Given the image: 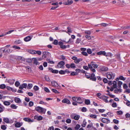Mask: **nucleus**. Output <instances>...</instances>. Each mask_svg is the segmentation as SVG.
<instances>
[{
  "label": "nucleus",
  "mask_w": 130,
  "mask_h": 130,
  "mask_svg": "<svg viewBox=\"0 0 130 130\" xmlns=\"http://www.w3.org/2000/svg\"><path fill=\"white\" fill-rule=\"evenodd\" d=\"M107 78L109 79H113L115 76V74L113 72H108L106 73Z\"/></svg>",
  "instance_id": "f257e3e1"
},
{
  "label": "nucleus",
  "mask_w": 130,
  "mask_h": 130,
  "mask_svg": "<svg viewBox=\"0 0 130 130\" xmlns=\"http://www.w3.org/2000/svg\"><path fill=\"white\" fill-rule=\"evenodd\" d=\"M35 110L39 112L44 113L45 112L46 110V109L39 106L35 107Z\"/></svg>",
  "instance_id": "f03ea898"
},
{
  "label": "nucleus",
  "mask_w": 130,
  "mask_h": 130,
  "mask_svg": "<svg viewBox=\"0 0 130 130\" xmlns=\"http://www.w3.org/2000/svg\"><path fill=\"white\" fill-rule=\"evenodd\" d=\"M99 98L102 99L106 103H108L109 102L107 100L108 97L105 95H103L99 97Z\"/></svg>",
  "instance_id": "7ed1b4c3"
},
{
  "label": "nucleus",
  "mask_w": 130,
  "mask_h": 130,
  "mask_svg": "<svg viewBox=\"0 0 130 130\" xmlns=\"http://www.w3.org/2000/svg\"><path fill=\"white\" fill-rule=\"evenodd\" d=\"M64 62L63 61H61L58 63L57 65V67L58 68H60L63 67L64 64Z\"/></svg>",
  "instance_id": "20e7f679"
},
{
  "label": "nucleus",
  "mask_w": 130,
  "mask_h": 130,
  "mask_svg": "<svg viewBox=\"0 0 130 130\" xmlns=\"http://www.w3.org/2000/svg\"><path fill=\"white\" fill-rule=\"evenodd\" d=\"M102 122L104 123L107 124L110 122V121L107 118H103L101 120Z\"/></svg>",
  "instance_id": "39448f33"
},
{
  "label": "nucleus",
  "mask_w": 130,
  "mask_h": 130,
  "mask_svg": "<svg viewBox=\"0 0 130 130\" xmlns=\"http://www.w3.org/2000/svg\"><path fill=\"white\" fill-rule=\"evenodd\" d=\"M50 54L47 52L44 51L43 52L42 57L43 58H45L47 57V55H49Z\"/></svg>",
  "instance_id": "423d86ee"
},
{
  "label": "nucleus",
  "mask_w": 130,
  "mask_h": 130,
  "mask_svg": "<svg viewBox=\"0 0 130 130\" xmlns=\"http://www.w3.org/2000/svg\"><path fill=\"white\" fill-rule=\"evenodd\" d=\"M48 69L50 71V72H51L53 73L57 74L58 72V70H54L52 68H49Z\"/></svg>",
  "instance_id": "0eeeda50"
},
{
  "label": "nucleus",
  "mask_w": 130,
  "mask_h": 130,
  "mask_svg": "<svg viewBox=\"0 0 130 130\" xmlns=\"http://www.w3.org/2000/svg\"><path fill=\"white\" fill-rule=\"evenodd\" d=\"M52 86L56 88L58 86L57 83L55 81H53L51 82Z\"/></svg>",
  "instance_id": "6e6552de"
},
{
  "label": "nucleus",
  "mask_w": 130,
  "mask_h": 130,
  "mask_svg": "<svg viewBox=\"0 0 130 130\" xmlns=\"http://www.w3.org/2000/svg\"><path fill=\"white\" fill-rule=\"evenodd\" d=\"M95 76V75L94 73L91 74L90 76V80L92 81H95L96 80V78Z\"/></svg>",
  "instance_id": "1a4fd4ad"
},
{
  "label": "nucleus",
  "mask_w": 130,
  "mask_h": 130,
  "mask_svg": "<svg viewBox=\"0 0 130 130\" xmlns=\"http://www.w3.org/2000/svg\"><path fill=\"white\" fill-rule=\"evenodd\" d=\"M62 102L63 103H66L67 104H70L71 103L70 101L67 98H65L63 99Z\"/></svg>",
  "instance_id": "9d476101"
},
{
  "label": "nucleus",
  "mask_w": 130,
  "mask_h": 130,
  "mask_svg": "<svg viewBox=\"0 0 130 130\" xmlns=\"http://www.w3.org/2000/svg\"><path fill=\"white\" fill-rule=\"evenodd\" d=\"M70 117L73 119H74L75 120H78L80 117V116L78 115L75 116L73 117L72 115H71Z\"/></svg>",
  "instance_id": "9b49d317"
},
{
  "label": "nucleus",
  "mask_w": 130,
  "mask_h": 130,
  "mask_svg": "<svg viewBox=\"0 0 130 130\" xmlns=\"http://www.w3.org/2000/svg\"><path fill=\"white\" fill-rule=\"evenodd\" d=\"M32 38V37L29 36L26 37L24 38V40L25 42H28L30 41Z\"/></svg>",
  "instance_id": "f8f14e48"
},
{
  "label": "nucleus",
  "mask_w": 130,
  "mask_h": 130,
  "mask_svg": "<svg viewBox=\"0 0 130 130\" xmlns=\"http://www.w3.org/2000/svg\"><path fill=\"white\" fill-rule=\"evenodd\" d=\"M34 119H36L38 121H40L42 119V117L41 116H35L34 117Z\"/></svg>",
  "instance_id": "ddd939ff"
},
{
  "label": "nucleus",
  "mask_w": 130,
  "mask_h": 130,
  "mask_svg": "<svg viewBox=\"0 0 130 130\" xmlns=\"http://www.w3.org/2000/svg\"><path fill=\"white\" fill-rule=\"evenodd\" d=\"M7 89L8 90H11L13 92H15L16 91V89H13L12 88L9 86H7L6 87Z\"/></svg>",
  "instance_id": "4468645a"
},
{
  "label": "nucleus",
  "mask_w": 130,
  "mask_h": 130,
  "mask_svg": "<svg viewBox=\"0 0 130 130\" xmlns=\"http://www.w3.org/2000/svg\"><path fill=\"white\" fill-rule=\"evenodd\" d=\"M15 101V102L19 103L21 102V101L20 99L18 98L15 97L14 99Z\"/></svg>",
  "instance_id": "2eb2a0df"
},
{
  "label": "nucleus",
  "mask_w": 130,
  "mask_h": 130,
  "mask_svg": "<svg viewBox=\"0 0 130 130\" xmlns=\"http://www.w3.org/2000/svg\"><path fill=\"white\" fill-rule=\"evenodd\" d=\"M101 70L103 71H107L108 70V69L107 67H103L101 68Z\"/></svg>",
  "instance_id": "dca6fc26"
},
{
  "label": "nucleus",
  "mask_w": 130,
  "mask_h": 130,
  "mask_svg": "<svg viewBox=\"0 0 130 130\" xmlns=\"http://www.w3.org/2000/svg\"><path fill=\"white\" fill-rule=\"evenodd\" d=\"M76 102L79 104H81L83 102V101L80 97H78Z\"/></svg>",
  "instance_id": "f3484780"
},
{
  "label": "nucleus",
  "mask_w": 130,
  "mask_h": 130,
  "mask_svg": "<svg viewBox=\"0 0 130 130\" xmlns=\"http://www.w3.org/2000/svg\"><path fill=\"white\" fill-rule=\"evenodd\" d=\"M25 121L28 122H33V121L31 120L30 119L28 118H24L23 119Z\"/></svg>",
  "instance_id": "a211bd4d"
},
{
  "label": "nucleus",
  "mask_w": 130,
  "mask_h": 130,
  "mask_svg": "<svg viewBox=\"0 0 130 130\" xmlns=\"http://www.w3.org/2000/svg\"><path fill=\"white\" fill-rule=\"evenodd\" d=\"M83 59L81 58H77L75 61L74 62L76 63H78L79 62L82 60Z\"/></svg>",
  "instance_id": "6ab92c4d"
},
{
  "label": "nucleus",
  "mask_w": 130,
  "mask_h": 130,
  "mask_svg": "<svg viewBox=\"0 0 130 130\" xmlns=\"http://www.w3.org/2000/svg\"><path fill=\"white\" fill-rule=\"evenodd\" d=\"M22 125V124L19 122H17L15 124V126L16 127H19Z\"/></svg>",
  "instance_id": "aec40b11"
},
{
  "label": "nucleus",
  "mask_w": 130,
  "mask_h": 130,
  "mask_svg": "<svg viewBox=\"0 0 130 130\" xmlns=\"http://www.w3.org/2000/svg\"><path fill=\"white\" fill-rule=\"evenodd\" d=\"M91 64L92 65L94 68H97L98 67L97 64H94V62L93 61L91 62Z\"/></svg>",
  "instance_id": "412c9836"
},
{
  "label": "nucleus",
  "mask_w": 130,
  "mask_h": 130,
  "mask_svg": "<svg viewBox=\"0 0 130 130\" xmlns=\"http://www.w3.org/2000/svg\"><path fill=\"white\" fill-rule=\"evenodd\" d=\"M14 79H9L8 80V82L11 85H12L14 84Z\"/></svg>",
  "instance_id": "4be33fe9"
},
{
  "label": "nucleus",
  "mask_w": 130,
  "mask_h": 130,
  "mask_svg": "<svg viewBox=\"0 0 130 130\" xmlns=\"http://www.w3.org/2000/svg\"><path fill=\"white\" fill-rule=\"evenodd\" d=\"M114 92L116 93H117L119 92H121V89L120 88L116 89L114 90Z\"/></svg>",
  "instance_id": "5701e85b"
},
{
  "label": "nucleus",
  "mask_w": 130,
  "mask_h": 130,
  "mask_svg": "<svg viewBox=\"0 0 130 130\" xmlns=\"http://www.w3.org/2000/svg\"><path fill=\"white\" fill-rule=\"evenodd\" d=\"M113 84L112 87L114 88H116L117 87V82L116 81H113L112 83Z\"/></svg>",
  "instance_id": "b1692460"
},
{
  "label": "nucleus",
  "mask_w": 130,
  "mask_h": 130,
  "mask_svg": "<svg viewBox=\"0 0 130 130\" xmlns=\"http://www.w3.org/2000/svg\"><path fill=\"white\" fill-rule=\"evenodd\" d=\"M3 120L5 122L7 123H9V120L8 118H4Z\"/></svg>",
  "instance_id": "393cba45"
},
{
  "label": "nucleus",
  "mask_w": 130,
  "mask_h": 130,
  "mask_svg": "<svg viewBox=\"0 0 130 130\" xmlns=\"http://www.w3.org/2000/svg\"><path fill=\"white\" fill-rule=\"evenodd\" d=\"M3 103L6 106L9 105L10 104V102L7 101H4Z\"/></svg>",
  "instance_id": "a878e982"
},
{
  "label": "nucleus",
  "mask_w": 130,
  "mask_h": 130,
  "mask_svg": "<svg viewBox=\"0 0 130 130\" xmlns=\"http://www.w3.org/2000/svg\"><path fill=\"white\" fill-rule=\"evenodd\" d=\"M22 43V41L20 40H17L15 42V43L16 44H18Z\"/></svg>",
  "instance_id": "bb28decb"
},
{
  "label": "nucleus",
  "mask_w": 130,
  "mask_h": 130,
  "mask_svg": "<svg viewBox=\"0 0 130 130\" xmlns=\"http://www.w3.org/2000/svg\"><path fill=\"white\" fill-rule=\"evenodd\" d=\"M52 91L53 92L56 94H59V93L60 92L58 91L56 89H53L52 90Z\"/></svg>",
  "instance_id": "cd10ccee"
},
{
  "label": "nucleus",
  "mask_w": 130,
  "mask_h": 130,
  "mask_svg": "<svg viewBox=\"0 0 130 130\" xmlns=\"http://www.w3.org/2000/svg\"><path fill=\"white\" fill-rule=\"evenodd\" d=\"M85 103L86 104L88 105L90 104V101L89 100H86Z\"/></svg>",
  "instance_id": "c85d7f7f"
},
{
  "label": "nucleus",
  "mask_w": 130,
  "mask_h": 130,
  "mask_svg": "<svg viewBox=\"0 0 130 130\" xmlns=\"http://www.w3.org/2000/svg\"><path fill=\"white\" fill-rule=\"evenodd\" d=\"M122 84V82L120 81H119L118 83V88H120Z\"/></svg>",
  "instance_id": "c756f323"
},
{
  "label": "nucleus",
  "mask_w": 130,
  "mask_h": 130,
  "mask_svg": "<svg viewBox=\"0 0 130 130\" xmlns=\"http://www.w3.org/2000/svg\"><path fill=\"white\" fill-rule=\"evenodd\" d=\"M107 114L109 115L110 117H111L113 116V113L108 112L107 113Z\"/></svg>",
  "instance_id": "7c9ffc66"
},
{
  "label": "nucleus",
  "mask_w": 130,
  "mask_h": 130,
  "mask_svg": "<svg viewBox=\"0 0 130 130\" xmlns=\"http://www.w3.org/2000/svg\"><path fill=\"white\" fill-rule=\"evenodd\" d=\"M34 63L37 65L39 64V62L37 61V59L36 58H34Z\"/></svg>",
  "instance_id": "2f4dec72"
},
{
  "label": "nucleus",
  "mask_w": 130,
  "mask_h": 130,
  "mask_svg": "<svg viewBox=\"0 0 130 130\" xmlns=\"http://www.w3.org/2000/svg\"><path fill=\"white\" fill-rule=\"evenodd\" d=\"M11 107L12 108L14 109H16L17 107L16 105L13 104H11Z\"/></svg>",
  "instance_id": "473e14b6"
},
{
  "label": "nucleus",
  "mask_w": 130,
  "mask_h": 130,
  "mask_svg": "<svg viewBox=\"0 0 130 130\" xmlns=\"http://www.w3.org/2000/svg\"><path fill=\"white\" fill-rule=\"evenodd\" d=\"M90 117L92 118L96 119L97 118L96 116V115L91 114L90 115Z\"/></svg>",
  "instance_id": "72a5a7b5"
},
{
  "label": "nucleus",
  "mask_w": 130,
  "mask_h": 130,
  "mask_svg": "<svg viewBox=\"0 0 130 130\" xmlns=\"http://www.w3.org/2000/svg\"><path fill=\"white\" fill-rule=\"evenodd\" d=\"M80 127V125L79 124H77L75 127L74 128L75 130H78Z\"/></svg>",
  "instance_id": "f704fd0d"
},
{
  "label": "nucleus",
  "mask_w": 130,
  "mask_h": 130,
  "mask_svg": "<svg viewBox=\"0 0 130 130\" xmlns=\"http://www.w3.org/2000/svg\"><path fill=\"white\" fill-rule=\"evenodd\" d=\"M59 73L61 74H63L65 73V71L61 70L59 71Z\"/></svg>",
  "instance_id": "c9c22d12"
},
{
  "label": "nucleus",
  "mask_w": 130,
  "mask_h": 130,
  "mask_svg": "<svg viewBox=\"0 0 130 130\" xmlns=\"http://www.w3.org/2000/svg\"><path fill=\"white\" fill-rule=\"evenodd\" d=\"M77 74V73L75 72H72L70 74V75L72 76H74Z\"/></svg>",
  "instance_id": "e433bc0d"
},
{
  "label": "nucleus",
  "mask_w": 130,
  "mask_h": 130,
  "mask_svg": "<svg viewBox=\"0 0 130 130\" xmlns=\"http://www.w3.org/2000/svg\"><path fill=\"white\" fill-rule=\"evenodd\" d=\"M113 122L114 123L116 124H118L119 122L118 120L115 119H113Z\"/></svg>",
  "instance_id": "4c0bfd02"
},
{
  "label": "nucleus",
  "mask_w": 130,
  "mask_h": 130,
  "mask_svg": "<svg viewBox=\"0 0 130 130\" xmlns=\"http://www.w3.org/2000/svg\"><path fill=\"white\" fill-rule=\"evenodd\" d=\"M44 91L47 92H50V91L48 88L46 87H45L44 89Z\"/></svg>",
  "instance_id": "58836bf2"
},
{
  "label": "nucleus",
  "mask_w": 130,
  "mask_h": 130,
  "mask_svg": "<svg viewBox=\"0 0 130 130\" xmlns=\"http://www.w3.org/2000/svg\"><path fill=\"white\" fill-rule=\"evenodd\" d=\"M86 123H87L85 120H84L83 122V124H82V126L83 127H85L86 124Z\"/></svg>",
  "instance_id": "ea45409f"
},
{
  "label": "nucleus",
  "mask_w": 130,
  "mask_h": 130,
  "mask_svg": "<svg viewBox=\"0 0 130 130\" xmlns=\"http://www.w3.org/2000/svg\"><path fill=\"white\" fill-rule=\"evenodd\" d=\"M36 51L32 50H30L29 51V52L32 54H35Z\"/></svg>",
  "instance_id": "a19ab883"
},
{
  "label": "nucleus",
  "mask_w": 130,
  "mask_h": 130,
  "mask_svg": "<svg viewBox=\"0 0 130 130\" xmlns=\"http://www.w3.org/2000/svg\"><path fill=\"white\" fill-rule=\"evenodd\" d=\"M34 105V103L31 101H30L29 102V107H31L32 106Z\"/></svg>",
  "instance_id": "79ce46f5"
},
{
  "label": "nucleus",
  "mask_w": 130,
  "mask_h": 130,
  "mask_svg": "<svg viewBox=\"0 0 130 130\" xmlns=\"http://www.w3.org/2000/svg\"><path fill=\"white\" fill-rule=\"evenodd\" d=\"M6 86L5 84H3L1 85L0 87L2 89L5 88H6Z\"/></svg>",
  "instance_id": "37998d69"
},
{
  "label": "nucleus",
  "mask_w": 130,
  "mask_h": 130,
  "mask_svg": "<svg viewBox=\"0 0 130 130\" xmlns=\"http://www.w3.org/2000/svg\"><path fill=\"white\" fill-rule=\"evenodd\" d=\"M67 1L68 5H71L73 3V1L72 0H68Z\"/></svg>",
  "instance_id": "c03bdc74"
},
{
  "label": "nucleus",
  "mask_w": 130,
  "mask_h": 130,
  "mask_svg": "<svg viewBox=\"0 0 130 130\" xmlns=\"http://www.w3.org/2000/svg\"><path fill=\"white\" fill-rule=\"evenodd\" d=\"M45 79L47 81L50 82V80L48 76H45Z\"/></svg>",
  "instance_id": "a18cd8bd"
},
{
  "label": "nucleus",
  "mask_w": 130,
  "mask_h": 130,
  "mask_svg": "<svg viewBox=\"0 0 130 130\" xmlns=\"http://www.w3.org/2000/svg\"><path fill=\"white\" fill-rule=\"evenodd\" d=\"M123 113L122 111H118L117 112V113L118 115H121Z\"/></svg>",
  "instance_id": "49530a36"
},
{
  "label": "nucleus",
  "mask_w": 130,
  "mask_h": 130,
  "mask_svg": "<svg viewBox=\"0 0 130 130\" xmlns=\"http://www.w3.org/2000/svg\"><path fill=\"white\" fill-rule=\"evenodd\" d=\"M119 79L123 80H125L126 78H124L123 76H121L119 77Z\"/></svg>",
  "instance_id": "de8ad7c7"
},
{
  "label": "nucleus",
  "mask_w": 130,
  "mask_h": 130,
  "mask_svg": "<svg viewBox=\"0 0 130 130\" xmlns=\"http://www.w3.org/2000/svg\"><path fill=\"white\" fill-rule=\"evenodd\" d=\"M105 56H109L110 57H111L112 56V55L111 53H106Z\"/></svg>",
  "instance_id": "09e8293b"
},
{
  "label": "nucleus",
  "mask_w": 130,
  "mask_h": 130,
  "mask_svg": "<svg viewBox=\"0 0 130 130\" xmlns=\"http://www.w3.org/2000/svg\"><path fill=\"white\" fill-rule=\"evenodd\" d=\"M87 52L89 54H91L92 53V51L89 48L87 49Z\"/></svg>",
  "instance_id": "8fccbe9b"
},
{
  "label": "nucleus",
  "mask_w": 130,
  "mask_h": 130,
  "mask_svg": "<svg viewBox=\"0 0 130 130\" xmlns=\"http://www.w3.org/2000/svg\"><path fill=\"white\" fill-rule=\"evenodd\" d=\"M116 56L118 60H120V55L119 54H118L117 55H116Z\"/></svg>",
  "instance_id": "3c124183"
},
{
  "label": "nucleus",
  "mask_w": 130,
  "mask_h": 130,
  "mask_svg": "<svg viewBox=\"0 0 130 130\" xmlns=\"http://www.w3.org/2000/svg\"><path fill=\"white\" fill-rule=\"evenodd\" d=\"M1 128L3 130H5L6 128V127L5 125H3L1 126Z\"/></svg>",
  "instance_id": "603ef678"
},
{
  "label": "nucleus",
  "mask_w": 130,
  "mask_h": 130,
  "mask_svg": "<svg viewBox=\"0 0 130 130\" xmlns=\"http://www.w3.org/2000/svg\"><path fill=\"white\" fill-rule=\"evenodd\" d=\"M39 87L36 86H35L34 87V89L35 91H37L39 89Z\"/></svg>",
  "instance_id": "864d4df0"
},
{
  "label": "nucleus",
  "mask_w": 130,
  "mask_h": 130,
  "mask_svg": "<svg viewBox=\"0 0 130 130\" xmlns=\"http://www.w3.org/2000/svg\"><path fill=\"white\" fill-rule=\"evenodd\" d=\"M12 47L14 48L18 49V50L20 49L21 48L20 47H19L18 46H15V45L13 46H12Z\"/></svg>",
  "instance_id": "5fc2aeb1"
},
{
  "label": "nucleus",
  "mask_w": 130,
  "mask_h": 130,
  "mask_svg": "<svg viewBox=\"0 0 130 130\" xmlns=\"http://www.w3.org/2000/svg\"><path fill=\"white\" fill-rule=\"evenodd\" d=\"M70 66L71 68H74L75 67V66L74 63H71L70 65Z\"/></svg>",
  "instance_id": "6e6d98bb"
},
{
  "label": "nucleus",
  "mask_w": 130,
  "mask_h": 130,
  "mask_svg": "<svg viewBox=\"0 0 130 130\" xmlns=\"http://www.w3.org/2000/svg\"><path fill=\"white\" fill-rule=\"evenodd\" d=\"M85 37L88 40H90L91 39V36L89 35H86L85 36Z\"/></svg>",
  "instance_id": "4d7b16f0"
},
{
  "label": "nucleus",
  "mask_w": 130,
  "mask_h": 130,
  "mask_svg": "<svg viewBox=\"0 0 130 130\" xmlns=\"http://www.w3.org/2000/svg\"><path fill=\"white\" fill-rule=\"evenodd\" d=\"M81 40L80 39L77 38L76 41V43L77 44L79 43Z\"/></svg>",
  "instance_id": "13d9d810"
},
{
  "label": "nucleus",
  "mask_w": 130,
  "mask_h": 130,
  "mask_svg": "<svg viewBox=\"0 0 130 130\" xmlns=\"http://www.w3.org/2000/svg\"><path fill=\"white\" fill-rule=\"evenodd\" d=\"M32 85L31 84H28V85L27 88L28 89H30L32 87Z\"/></svg>",
  "instance_id": "bf43d9fd"
},
{
  "label": "nucleus",
  "mask_w": 130,
  "mask_h": 130,
  "mask_svg": "<svg viewBox=\"0 0 130 130\" xmlns=\"http://www.w3.org/2000/svg\"><path fill=\"white\" fill-rule=\"evenodd\" d=\"M20 83L18 81H16L15 84V85L17 87H18L20 85Z\"/></svg>",
  "instance_id": "052dcab7"
},
{
  "label": "nucleus",
  "mask_w": 130,
  "mask_h": 130,
  "mask_svg": "<svg viewBox=\"0 0 130 130\" xmlns=\"http://www.w3.org/2000/svg\"><path fill=\"white\" fill-rule=\"evenodd\" d=\"M66 122L67 123H71V120L70 119H67Z\"/></svg>",
  "instance_id": "680f3d73"
},
{
  "label": "nucleus",
  "mask_w": 130,
  "mask_h": 130,
  "mask_svg": "<svg viewBox=\"0 0 130 130\" xmlns=\"http://www.w3.org/2000/svg\"><path fill=\"white\" fill-rule=\"evenodd\" d=\"M22 87L23 88H26L27 86V84L26 83H24L21 85Z\"/></svg>",
  "instance_id": "e2e57ef3"
},
{
  "label": "nucleus",
  "mask_w": 130,
  "mask_h": 130,
  "mask_svg": "<svg viewBox=\"0 0 130 130\" xmlns=\"http://www.w3.org/2000/svg\"><path fill=\"white\" fill-rule=\"evenodd\" d=\"M85 76L86 78H90V74L88 73H86L85 74Z\"/></svg>",
  "instance_id": "0e129e2a"
},
{
  "label": "nucleus",
  "mask_w": 130,
  "mask_h": 130,
  "mask_svg": "<svg viewBox=\"0 0 130 130\" xmlns=\"http://www.w3.org/2000/svg\"><path fill=\"white\" fill-rule=\"evenodd\" d=\"M12 52V50L9 49L8 50H6L5 51V52L7 53H11Z\"/></svg>",
  "instance_id": "69168bd1"
},
{
  "label": "nucleus",
  "mask_w": 130,
  "mask_h": 130,
  "mask_svg": "<svg viewBox=\"0 0 130 130\" xmlns=\"http://www.w3.org/2000/svg\"><path fill=\"white\" fill-rule=\"evenodd\" d=\"M82 54L83 55L86 56H87L88 55L87 53L86 52H82Z\"/></svg>",
  "instance_id": "338daca9"
},
{
  "label": "nucleus",
  "mask_w": 130,
  "mask_h": 130,
  "mask_svg": "<svg viewBox=\"0 0 130 130\" xmlns=\"http://www.w3.org/2000/svg\"><path fill=\"white\" fill-rule=\"evenodd\" d=\"M112 107H117V104L116 103H113L112 104Z\"/></svg>",
  "instance_id": "774afa93"
}]
</instances>
